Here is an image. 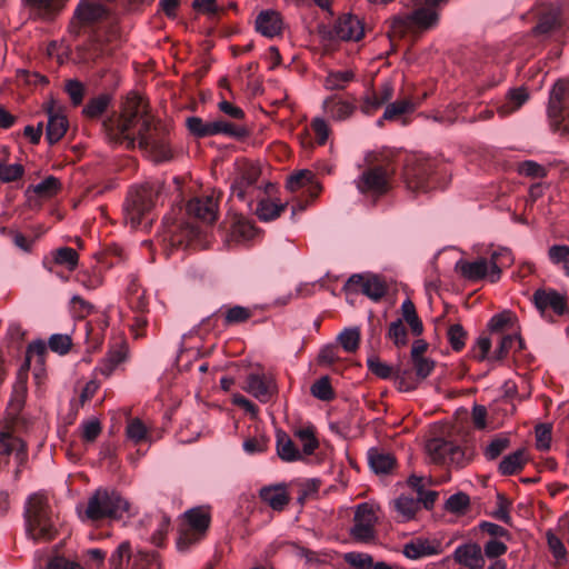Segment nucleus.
<instances>
[{
	"label": "nucleus",
	"instance_id": "f257e3e1",
	"mask_svg": "<svg viewBox=\"0 0 569 569\" xmlns=\"http://www.w3.org/2000/svg\"><path fill=\"white\" fill-rule=\"evenodd\" d=\"M151 117L147 113L143 100L137 93L127 97L122 111L103 122L104 133L110 143L143 149L154 162H164L172 158V149L166 137L150 132Z\"/></svg>",
	"mask_w": 569,
	"mask_h": 569
},
{
	"label": "nucleus",
	"instance_id": "f03ea898",
	"mask_svg": "<svg viewBox=\"0 0 569 569\" xmlns=\"http://www.w3.org/2000/svg\"><path fill=\"white\" fill-rule=\"evenodd\" d=\"M129 502L117 491L106 488L97 489L86 506H78L77 511L82 521L118 520L129 512Z\"/></svg>",
	"mask_w": 569,
	"mask_h": 569
},
{
	"label": "nucleus",
	"instance_id": "7ed1b4c3",
	"mask_svg": "<svg viewBox=\"0 0 569 569\" xmlns=\"http://www.w3.org/2000/svg\"><path fill=\"white\" fill-rule=\"evenodd\" d=\"M513 257L508 248H498L490 253V260L478 258L473 261L460 259L456 263V270L469 281H478L488 278L497 282L501 277V270L511 266Z\"/></svg>",
	"mask_w": 569,
	"mask_h": 569
},
{
	"label": "nucleus",
	"instance_id": "20e7f679",
	"mask_svg": "<svg viewBox=\"0 0 569 569\" xmlns=\"http://www.w3.org/2000/svg\"><path fill=\"white\" fill-rule=\"evenodd\" d=\"M160 190L159 181H147L129 191L124 203V218L131 228L147 227L150 223L149 214Z\"/></svg>",
	"mask_w": 569,
	"mask_h": 569
},
{
	"label": "nucleus",
	"instance_id": "39448f33",
	"mask_svg": "<svg viewBox=\"0 0 569 569\" xmlns=\"http://www.w3.org/2000/svg\"><path fill=\"white\" fill-rule=\"evenodd\" d=\"M27 535L34 541L51 540L56 532V523L50 516L48 499L43 495H32L26 507Z\"/></svg>",
	"mask_w": 569,
	"mask_h": 569
},
{
	"label": "nucleus",
	"instance_id": "423d86ee",
	"mask_svg": "<svg viewBox=\"0 0 569 569\" xmlns=\"http://www.w3.org/2000/svg\"><path fill=\"white\" fill-rule=\"evenodd\" d=\"M547 112L552 130L569 139V78L553 84Z\"/></svg>",
	"mask_w": 569,
	"mask_h": 569
},
{
	"label": "nucleus",
	"instance_id": "0eeeda50",
	"mask_svg": "<svg viewBox=\"0 0 569 569\" xmlns=\"http://www.w3.org/2000/svg\"><path fill=\"white\" fill-rule=\"evenodd\" d=\"M210 512L206 507H196L184 512V519L177 539L179 551H187L203 539L210 525Z\"/></svg>",
	"mask_w": 569,
	"mask_h": 569
},
{
	"label": "nucleus",
	"instance_id": "6e6552de",
	"mask_svg": "<svg viewBox=\"0 0 569 569\" xmlns=\"http://www.w3.org/2000/svg\"><path fill=\"white\" fill-rule=\"evenodd\" d=\"M261 170L256 163L243 161L238 164L237 172L231 184V196L237 197L251 208L253 201L261 196L258 184Z\"/></svg>",
	"mask_w": 569,
	"mask_h": 569
},
{
	"label": "nucleus",
	"instance_id": "1a4fd4ad",
	"mask_svg": "<svg viewBox=\"0 0 569 569\" xmlns=\"http://www.w3.org/2000/svg\"><path fill=\"white\" fill-rule=\"evenodd\" d=\"M391 174L381 166L365 169L353 181L365 200L376 202L390 190Z\"/></svg>",
	"mask_w": 569,
	"mask_h": 569
},
{
	"label": "nucleus",
	"instance_id": "9d476101",
	"mask_svg": "<svg viewBox=\"0 0 569 569\" xmlns=\"http://www.w3.org/2000/svg\"><path fill=\"white\" fill-rule=\"evenodd\" d=\"M47 345L42 340H37L31 342L26 351V360L21 367L14 392L21 398L24 397L27 392V370L33 366L32 373L33 379L38 386H40L46 378V369H44V357L47 355Z\"/></svg>",
	"mask_w": 569,
	"mask_h": 569
},
{
	"label": "nucleus",
	"instance_id": "9b49d317",
	"mask_svg": "<svg viewBox=\"0 0 569 569\" xmlns=\"http://www.w3.org/2000/svg\"><path fill=\"white\" fill-rule=\"evenodd\" d=\"M379 508L371 502H362L357 506L353 517V526L350 536L361 543H368L376 537Z\"/></svg>",
	"mask_w": 569,
	"mask_h": 569
},
{
	"label": "nucleus",
	"instance_id": "f8f14e48",
	"mask_svg": "<svg viewBox=\"0 0 569 569\" xmlns=\"http://www.w3.org/2000/svg\"><path fill=\"white\" fill-rule=\"evenodd\" d=\"M199 226L184 222L182 220H171V218H164L162 241L170 247L179 248L187 247L200 234Z\"/></svg>",
	"mask_w": 569,
	"mask_h": 569
},
{
	"label": "nucleus",
	"instance_id": "ddd939ff",
	"mask_svg": "<svg viewBox=\"0 0 569 569\" xmlns=\"http://www.w3.org/2000/svg\"><path fill=\"white\" fill-rule=\"evenodd\" d=\"M243 389L258 401L266 403L277 392V385L273 377L269 373L251 372L246 378Z\"/></svg>",
	"mask_w": 569,
	"mask_h": 569
},
{
	"label": "nucleus",
	"instance_id": "4468645a",
	"mask_svg": "<svg viewBox=\"0 0 569 569\" xmlns=\"http://www.w3.org/2000/svg\"><path fill=\"white\" fill-rule=\"evenodd\" d=\"M347 286L355 290H360L365 296L370 298L373 301H379L387 292V286L383 280H381L376 274H352L348 281Z\"/></svg>",
	"mask_w": 569,
	"mask_h": 569
},
{
	"label": "nucleus",
	"instance_id": "2eb2a0df",
	"mask_svg": "<svg viewBox=\"0 0 569 569\" xmlns=\"http://www.w3.org/2000/svg\"><path fill=\"white\" fill-rule=\"evenodd\" d=\"M128 541L121 542L110 557L112 569H143L152 560L151 555L139 553L131 557Z\"/></svg>",
	"mask_w": 569,
	"mask_h": 569
},
{
	"label": "nucleus",
	"instance_id": "dca6fc26",
	"mask_svg": "<svg viewBox=\"0 0 569 569\" xmlns=\"http://www.w3.org/2000/svg\"><path fill=\"white\" fill-rule=\"evenodd\" d=\"M148 539L157 547H161L170 529V518L162 511H156L141 519Z\"/></svg>",
	"mask_w": 569,
	"mask_h": 569
},
{
	"label": "nucleus",
	"instance_id": "f3484780",
	"mask_svg": "<svg viewBox=\"0 0 569 569\" xmlns=\"http://www.w3.org/2000/svg\"><path fill=\"white\" fill-rule=\"evenodd\" d=\"M426 450L433 462H459L462 451L459 446L443 439H431L426 445Z\"/></svg>",
	"mask_w": 569,
	"mask_h": 569
},
{
	"label": "nucleus",
	"instance_id": "a211bd4d",
	"mask_svg": "<svg viewBox=\"0 0 569 569\" xmlns=\"http://www.w3.org/2000/svg\"><path fill=\"white\" fill-rule=\"evenodd\" d=\"M432 170L433 163L431 161L419 162L415 167L408 168L406 170L408 187L423 192L433 188Z\"/></svg>",
	"mask_w": 569,
	"mask_h": 569
},
{
	"label": "nucleus",
	"instance_id": "6ab92c4d",
	"mask_svg": "<svg viewBox=\"0 0 569 569\" xmlns=\"http://www.w3.org/2000/svg\"><path fill=\"white\" fill-rule=\"evenodd\" d=\"M332 34L339 40L358 41L363 36V24L357 16L343 14L336 21Z\"/></svg>",
	"mask_w": 569,
	"mask_h": 569
},
{
	"label": "nucleus",
	"instance_id": "aec40b11",
	"mask_svg": "<svg viewBox=\"0 0 569 569\" xmlns=\"http://www.w3.org/2000/svg\"><path fill=\"white\" fill-rule=\"evenodd\" d=\"M533 302L541 315L548 310H551L556 315L562 316L567 311V302L565 296L552 289L537 290L533 293Z\"/></svg>",
	"mask_w": 569,
	"mask_h": 569
},
{
	"label": "nucleus",
	"instance_id": "412c9836",
	"mask_svg": "<svg viewBox=\"0 0 569 569\" xmlns=\"http://www.w3.org/2000/svg\"><path fill=\"white\" fill-rule=\"evenodd\" d=\"M452 557L455 561L469 569H482L485 557L481 547L476 542H468L458 546Z\"/></svg>",
	"mask_w": 569,
	"mask_h": 569
},
{
	"label": "nucleus",
	"instance_id": "4be33fe9",
	"mask_svg": "<svg viewBox=\"0 0 569 569\" xmlns=\"http://www.w3.org/2000/svg\"><path fill=\"white\" fill-rule=\"evenodd\" d=\"M282 17L281 13L277 10H263L256 18V30L263 37L273 38L279 36L282 31Z\"/></svg>",
	"mask_w": 569,
	"mask_h": 569
},
{
	"label": "nucleus",
	"instance_id": "5701e85b",
	"mask_svg": "<svg viewBox=\"0 0 569 569\" xmlns=\"http://www.w3.org/2000/svg\"><path fill=\"white\" fill-rule=\"evenodd\" d=\"M218 204L212 197L191 199L187 204V212L203 222L211 223L217 218Z\"/></svg>",
	"mask_w": 569,
	"mask_h": 569
},
{
	"label": "nucleus",
	"instance_id": "b1692460",
	"mask_svg": "<svg viewBox=\"0 0 569 569\" xmlns=\"http://www.w3.org/2000/svg\"><path fill=\"white\" fill-rule=\"evenodd\" d=\"M529 100V92L525 87L510 89L505 100L498 104L497 112L501 118L518 111Z\"/></svg>",
	"mask_w": 569,
	"mask_h": 569
},
{
	"label": "nucleus",
	"instance_id": "393cba45",
	"mask_svg": "<svg viewBox=\"0 0 569 569\" xmlns=\"http://www.w3.org/2000/svg\"><path fill=\"white\" fill-rule=\"evenodd\" d=\"M323 111L333 121H345L349 119L355 110L356 106L347 100L338 99L332 96L322 102Z\"/></svg>",
	"mask_w": 569,
	"mask_h": 569
},
{
	"label": "nucleus",
	"instance_id": "a878e982",
	"mask_svg": "<svg viewBox=\"0 0 569 569\" xmlns=\"http://www.w3.org/2000/svg\"><path fill=\"white\" fill-rule=\"evenodd\" d=\"M68 129L66 116L56 111L53 107L48 109L47 138L50 143L59 141Z\"/></svg>",
	"mask_w": 569,
	"mask_h": 569
},
{
	"label": "nucleus",
	"instance_id": "bb28decb",
	"mask_svg": "<svg viewBox=\"0 0 569 569\" xmlns=\"http://www.w3.org/2000/svg\"><path fill=\"white\" fill-rule=\"evenodd\" d=\"M440 552V543L429 540H417L406 543L403 547V555L409 559H419L427 556L439 555Z\"/></svg>",
	"mask_w": 569,
	"mask_h": 569
},
{
	"label": "nucleus",
	"instance_id": "cd10ccee",
	"mask_svg": "<svg viewBox=\"0 0 569 569\" xmlns=\"http://www.w3.org/2000/svg\"><path fill=\"white\" fill-rule=\"evenodd\" d=\"M106 13V7L98 1L83 0L76 9V17L86 23L101 19Z\"/></svg>",
	"mask_w": 569,
	"mask_h": 569
},
{
	"label": "nucleus",
	"instance_id": "c85d7f7f",
	"mask_svg": "<svg viewBox=\"0 0 569 569\" xmlns=\"http://www.w3.org/2000/svg\"><path fill=\"white\" fill-rule=\"evenodd\" d=\"M14 453L20 462L27 456L26 443L9 432H0V456Z\"/></svg>",
	"mask_w": 569,
	"mask_h": 569
},
{
	"label": "nucleus",
	"instance_id": "c756f323",
	"mask_svg": "<svg viewBox=\"0 0 569 569\" xmlns=\"http://www.w3.org/2000/svg\"><path fill=\"white\" fill-rule=\"evenodd\" d=\"M127 358V351L123 347L111 350L96 367V372L108 378Z\"/></svg>",
	"mask_w": 569,
	"mask_h": 569
},
{
	"label": "nucleus",
	"instance_id": "7c9ffc66",
	"mask_svg": "<svg viewBox=\"0 0 569 569\" xmlns=\"http://www.w3.org/2000/svg\"><path fill=\"white\" fill-rule=\"evenodd\" d=\"M277 452L283 461L301 460L305 456L286 432L277 435Z\"/></svg>",
	"mask_w": 569,
	"mask_h": 569
},
{
	"label": "nucleus",
	"instance_id": "2f4dec72",
	"mask_svg": "<svg viewBox=\"0 0 569 569\" xmlns=\"http://www.w3.org/2000/svg\"><path fill=\"white\" fill-rule=\"evenodd\" d=\"M212 136L224 134L234 139H242L248 136V129L236 122H230L223 119H216L211 121Z\"/></svg>",
	"mask_w": 569,
	"mask_h": 569
},
{
	"label": "nucleus",
	"instance_id": "473e14b6",
	"mask_svg": "<svg viewBox=\"0 0 569 569\" xmlns=\"http://www.w3.org/2000/svg\"><path fill=\"white\" fill-rule=\"evenodd\" d=\"M260 498L273 510H282L289 501L283 486L264 487L260 490Z\"/></svg>",
	"mask_w": 569,
	"mask_h": 569
},
{
	"label": "nucleus",
	"instance_id": "72a5a7b5",
	"mask_svg": "<svg viewBox=\"0 0 569 569\" xmlns=\"http://www.w3.org/2000/svg\"><path fill=\"white\" fill-rule=\"evenodd\" d=\"M418 107V102L411 98H405L389 102L383 111V119L392 121L401 116L412 113Z\"/></svg>",
	"mask_w": 569,
	"mask_h": 569
},
{
	"label": "nucleus",
	"instance_id": "f704fd0d",
	"mask_svg": "<svg viewBox=\"0 0 569 569\" xmlns=\"http://www.w3.org/2000/svg\"><path fill=\"white\" fill-rule=\"evenodd\" d=\"M313 173L310 170H299L295 173H292L288 179L286 187L290 191H297L298 189L311 184V194L316 197L318 192L321 190V187L316 183L313 184Z\"/></svg>",
	"mask_w": 569,
	"mask_h": 569
},
{
	"label": "nucleus",
	"instance_id": "c9c22d12",
	"mask_svg": "<svg viewBox=\"0 0 569 569\" xmlns=\"http://www.w3.org/2000/svg\"><path fill=\"white\" fill-rule=\"evenodd\" d=\"M369 465L376 473H388L395 467V457L389 452L370 449L368 452Z\"/></svg>",
	"mask_w": 569,
	"mask_h": 569
},
{
	"label": "nucleus",
	"instance_id": "e433bc0d",
	"mask_svg": "<svg viewBox=\"0 0 569 569\" xmlns=\"http://www.w3.org/2000/svg\"><path fill=\"white\" fill-rule=\"evenodd\" d=\"M527 462L526 451L518 449L515 452L503 457L499 465V472L503 476H510L523 468Z\"/></svg>",
	"mask_w": 569,
	"mask_h": 569
},
{
	"label": "nucleus",
	"instance_id": "4c0bfd02",
	"mask_svg": "<svg viewBox=\"0 0 569 569\" xmlns=\"http://www.w3.org/2000/svg\"><path fill=\"white\" fill-rule=\"evenodd\" d=\"M295 437L302 445L303 456L312 455L319 447V441L316 438V431L312 426L301 427L295 430Z\"/></svg>",
	"mask_w": 569,
	"mask_h": 569
},
{
	"label": "nucleus",
	"instance_id": "58836bf2",
	"mask_svg": "<svg viewBox=\"0 0 569 569\" xmlns=\"http://www.w3.org/2000/svg\"><path fill=\"white\" fill-rule=\"evenodd\" d=\"M355 79V73L351 70H335L329 71L326 80L325 88L327 90H342Z\"/></svg>",
	"mask_w": 569,
	"mask_h": 569
},
{
	"label": "nucleus",
	"instance_id": "ea45409f",
	"mask_svg": "<svg viewBox=\"0 0 569 569\" xmlns=\"http://www.w3.org/2000/svg\"><path fill=\"white\" fill-rule=\"evenodd\" d=\"M286 204L276 202L270 199H262L259 201L256 213L262 221H271L280 216L284 210Z\"/></svg>",
	"mask_w": 569,
	"mask_h": 569
},
{
	"label": "nucleus",
	"instance_id": "a19ab883",
	"mask_svg": "<svg viewBox=\"0 0 569 569\" xmlns=\"http://www.w3.org/2000/svg\"><path fill=\"white\" fill-rule=\"evenodd\" d=\"M401 312L403 320L409 325L415 336H420L423 331V325L419 319L416 307L410 299H406L401 303Z\"/></svg>",
	"mask_w": 569,
	"mask_h": 569
},
{
	"label": "nucleus",
	"instance_id": "79ce46f5",
	"mask_svg": "<svg viewBox=\"0 0 569 569\" xmlns=\"http://www.w3.org/2000/svg\"><path fill=\"white\" fill-rule=\"evenodd\" d=\"M395 509L403 520H409L419 510V501L413 497L401 495L395 500Z\"/></svg>",
	"mask_w": 569,
	"mask_h": 569
},
{
	"label": "nucleus",
	"instance_id": "37998d69",
	"mask_svg": "<svg viewBox=\"0 0 569 569\" xmlns=\"http://www.w3.org/2000/svg\"><path fill=\"white\" fill-rule=\"evenodd\" d=\"M33 193L40 198H51L61 189V182L53 176H49L37 184L30 186Z\"/></svg>",
	"mask_w": 569,
	"mask_h": 569
},
{
	"label": "nucleus",
	"instance_id": "c03bdc74",
	"mask_svg": "<svg viewBox=\"0 0 569 569\" xmlns=\"http://www.w3.org/2000/svg\"><path fill=\"white\" fill-rule=\"evenodd\" d=\"M549 260L562 268L566 277L569 272V247L566 244H553L548 250Z\"/></svg>",
	"mask_w": 569,
	"mask_h": 569
},
{
	"label": "nucleus",
	"instance_id": "a18cd8bd",
	"mask_svg": "<svg viewBox=\"0 0 569 569\" xmlns=\"http://www.w3.org/2000/svg\"><path fill=\"white\" fill-rule=\"evenodd\" d=\"M186 126L197 138L212 137L211 121H203L199 117H189L186 120Z\"/></svg>",
	"mask_w": 569,
	"mask_h": 569
},
{
	"label": "nucleus",
	"instance_id": "49530a36",
	"mask_svg": "<svg viewBox=\"0 0 569 569\" xmlns=\"http://www.w3.org/2000/svg\"><path fill=\"white\" fill-rule=\"evenodd\" d=\"M338 340L347 352H355L360 342V330L358 328H347L338 336Z\"/></svg>",
	"mask_w": 569,
	"mask_h": 569
},
{
	"label": "nucleus",
	"instance_id": "de8ad7c7",
	"mask_svg": "<svg viewBox=\"0 0 569 569\" xmlns=\"http://www.w3.org/2000/svg\"><path fill=\"white\" fill-rule=\"evenodd\" d=\"M523 342L519 335L512 333L503 336L500 340L499 347L496 350V358L502 359L510 350L522 349Z\"/></svg>",
	"mask_w": 569,
	"mask_h": 569
},
{
	"label": "nucleus",
	"instance_id": "09e8293b",
	"mask_svg": "<svg viewBox=\"0 0 569 569\" xmlns=\"http://www.w3.org/2000/svg\"><path fill=\"white\" fill-rule=\"evenodd\" d=\"M546 538H547L548 547H549L552 556L557 560V562L566 563L568 560L567 549H566L563 542L561 541V539L559 537H557L551 531H548L546 533Z\"/></svg>",
	"mask_w": 569,
	"mask_h": 569
},
{
	"label": "nucleus",
	"instance_id": "8fccbe9b",
	"mask_svg": "<svg viewBox=\"0 0 569 569\" xmlns=\"http://www.w3.org/2000/svg\"><path fill=\"white\" fill-rule=\"evenodd\" d=\"M345 561L355 569H372L373 559L369 553L351 551L343 556Z\"/></svg>",
	"mask_w": 569,
	"mask_h": 569
},
{
	"label": "nucleus",
	"instance_id": "3c124183",
	"mask_svg": "<svg viewBox=\"0 0 569 569\" xmlns=\"http://www.w3.org/2000/svg\"><path fill=\"white\" fill-rule=\"evenodd\" d=\"M79 256L77 251L69 247L59 248L54 253V262L66 266L69 270H74L78 266Z\"/></svg>",
	"mask_w": 569,
	"mask_h": 569
},
{
	"label": "nucleus",
	"instance_id": "603ef678",
	"mask_svg": "<svg viewBox=\"0 0 569 569\" xmlns=\"http://www.w3.org/2000/svg\"><path fill=\"white\" fill-rule=\"evenodd\" d=\"M110 98L107 94L98 96L91 99L83 109V113L88 118H97L107 109Z\"/></svg>",
	"mask_w": 569,
	"mask_h": 569
},
{
	"label": "nucleus",
	"instance_id": "864d4df0",
	"mask_svg": "<svg viewBox=\"0 0 569 569\" xmlns=\"http://www.w3.org/2000/svg\"><path fill=\"white\" fill-rule=\"evenodd\" d=\"M559 21V9L551 8L547 13L540 17V20L535 28V32L537 33H548L550 32Z\"/></svg>",
	"mask_w": 569,
	"mask_h": 569
},
{
	"label": "nucleus",
	"instance_id": "5fc2aeb1",
	"mask_svg": "<svg viewBox=\"0 0 569 569\" xmlns=\"http://www.w3.org/2000/svg\"><path fill=\"white\" fill-rule=\"evenodd\" d=\"M388 338L392 340L397 347H405L408 343L407 330L401 319H397L390 323Z\"/></svg>",
	"mask_w": 569,
	"mask_h": 569
},
{
	"label": "nucleus",
	"instance_id": "6e6d98bb",
	"mask_svg": "<svg viewBox=\"0 0 569 569\" xmlns=\"http://www.w3.org/2000/svg\"><path fill=\"white\" fill-rule=\"evenodd\" d=\"M311 393L317 399H320L322 401H329L333 398V391L330 385V380L328 377H322L318 379L312 386H311Z\"/></svg>",
	"mask_w": 569,
	"mask_h": 569
},
{
	"label": "nucleus",
	"instance_id": "4d7b16f0",
	"mask_svg": "<svg viewBox=\"0 0 569 569\" xmlns=\"http://www.w3.org/2000/svg\"><path fill=\"white\" fill-rule=\"evenodd\" d=\"M518 172L521 176L530 178H543L547 176V169L532 160H526L518 164Z\"/></svg>",
	"mask_w": 569,
	"mask_h": 569
},
{
	"label": "nucleus",
	"instance_id": "13d9d810",
	"mask_svg": "<svg viewBox=\"0 0 569 569\" xmlns=\"http://www.w3.org/2000/svg\"><path fill=\"white\" fill-rule=\"evenodd\" d=\"M470 503V499L468 495L463 492H458L451 495L446 501V509L453 513L463 512Z\"/></svg>",
	"mask_w": 569,
	"mask_h": 569
},
{
	"label": "nucleus",
	"instance_id": "bf43d9fd",
	"mask_svg": "<svg viewBox=\"0 0 569 569\" xmlns=\"http://www.w3.org/2000/svg\"><path fill=\"white\" fill-rule=\"evenodd\" d=\"M126 433L129 440L139 443L147 437V428L139 419H132L128 422Z\"/></svg>",
	"mask_w": 569,
	"mask_h": 569
},
{
	"label": "nucleus",
	"instance_id": "052dcab7",
	"mask_svg": "<svg viewBox=\"0 0 569 569\" xmlns=\"http://www.w3.org/2000/svg\"><path fill=\"white\" fill-rule=\"evenodd\" d=\"M466 338L467 333L460 325H452L448 329V340L453 350H461L466 345Z\"/></svg>",
	"mask_w": 569,
	"mask_h": 569
},
{
	"label": "nucleus",
	"instance_id": "680f3d73",
	"mask_svg": "<svg viewBox=\"0 0 569 569\" xmlns=\"http://www.w3.org/2000/svg\"><path fill=\"white\" fill-rule=\"evenodd\" d=\"M48 346L52 351L64 355L70 350L71 338L68 335L54 333L49 338Z\"/></svg>",
	"mask_w": 569,
	"mask_h": 569
},
{
	"label": "nucleus",
	"instance_id": "e2e57ef3",
	"mask_svg": "<svg viewBox=\"0 0 569 569\" xmlns=\"http://www.w3.org/2000/svg\"><path fill=\"white\" fill-rule=\"evenodd\" d=\"M24 170L19 163H0V180L2 182L16 181L22 177Z\"/></svg>",
	"mask_w": 569,
	"mask_h": 569
},
{
	"label": "nucleus",
	"instance_id": "0e129e2a",
	"mask_svg": "<svg viewBox=\"0 0 569 569\" xmlns=\"http://www.w3.org/2000/svg\"><path fill=\"white\" fill-rule=\"evenodd\" d=\"M551 445V427L549 425H538L536 427V447L540 451H547Z\"/></svg>",
	"mask_w": 569,
	"mask_h": 569
},
{
	"label": "nucleus",
	"instance_id": "69168bd1",
	"mask_svg": "<svg viewBox=\"0 0 569 569\" xmlns=\"http://www.w3.org/2000/svg\"><path fill=\"white\" fill-rule=\"evenodd\" d=\"M367 365L369 370L381 379H388L392 376V367L380 361L377 357L368 358Z\"/></svg>",
	"mask_w": 569,
	"mask_h": 569
},
{
	"label": "nucleus",
	"instance_id": "338daca9",
	"mask_svg": "<svg viewBox=\"0 0 569 569\" xmlns=\"http://www.w3.org/2000/svg\"><path fill=\"white\" fill-rule=\"evenodd\" d=\"M512 316L510 312L495 315L488 322V329L491 332H501L511 326Z\"/></svg>",
	"mask_w": 569,
	"mask_h": 569
},
{
	"label": "nucleus",
	"instance_id": "774afa93",
	"mask_svg": "<svg viewBox=\"0 0 569 569\" xmlns=\"http://www.w3.org/2000/svg\"><path fill=\"white\" fill-rule=\"evenodd\" d=\"M101 432V425L98 419H90L83 421L81 425V436L82 439L92 442L94 441Z\"/></svg>",
	"mask_w": 569,
	"mask_h": 569
}]
</instances>
